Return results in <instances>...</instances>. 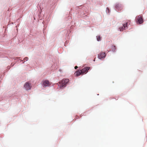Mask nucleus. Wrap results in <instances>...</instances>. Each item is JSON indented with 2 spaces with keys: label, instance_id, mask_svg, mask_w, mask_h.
Instances as JSON below:
<instances>
[{
  "label": "nucleus",
  "instance_id": "1",
  "mask_svg": "<svg viewBox=\"0 0 147 147\" xmlns=\"http://www.w3.org/2000/svg\"><path fill=\"white\" fill-rule=\"evenodd\" d=\"M136 20L137 23L138 24H141L143 22L142 18V16L141 15L136 16Z\"/></svg>",
  "mask_w": 147,
  "mask_h": 147
},
{
  "label": "nucleus",
  "instance_id": "2",
  "mask_svg": "<svg viewBox=\"0 0 147 147\" xmlns=\"http://www.w3.org/2000/svg\"><path fill=\"white\" fill-rule=\"evenodd\" d=\"M69 82V80L68 79H63L61 82H59L61 87H62L65 86Z\"/></svg>",
  "mask_w": 147,
  "mask_h": 147
},
{
  "label": "nucleus",
  "instance_id": "3",
  "mask_svg": "<svg viewBox=\"0 0 147 147\" xmlns=\"http://www.w3.org/2000/svg\"><path fill=\"white\" fill-rule=\"evenodd\" d=\"M127 22H125V23H123L122 24V26H120L119 29L121 31H123L124 30H125L127 28Z\"/></svg>",
  "mask_w": 147,
  "mask_h": 147
},
{
  "label": "nucleus",
  "instance_id": "4",
  "mask_svg": "<svg viewBox=\"0 0 147 147\" xmlns=\"http://www.w3.org/2000/svg\"><path fill=\"white\" fill-rule=\"evenodd\" d=\"M90 68V67H86L81 69L82 74L87 73Z\"/></svg>",
  "mask_w": 147,
  "mask_h": 147
},
{
  "label": "nucleus",
  "instance_id": "5",
  "mask_svg": "<svg viewBox=\"0 0 147 147\" xmlns=\"http://www.w3.org/2000/svg\"><path fill=\"white\" fill-rule=\"evenodd\" d=\"M24 87L27 90L30 89L31 87V84L28 82H27L24 85Z\"/></svg>",
  "mask_w": 147,
  "mask_h": 147
},
{
  "label": "nucleus",
  "instance_id": "6",
  "mask_svg": "<svg viewBox=\"0 0 147 147\" xmlns=\"http://www.w3.org/2000/svg\"><path fill=\"white\" fill-rule=\"evenodd\" d=\"M105 56V52H101L98 55V57L100 59L104 58Z\"/></svg>",
  "mask_w": 147,
  "mask_h": 147
},
{
  "label": "nucleus",
  "instance_id": "7",
  "mask_svg": "<svg viewBox=\"0 0 147 147\" xmlns=\"http://www.w3.org/2000/svg\"><path fill=\"white\" fill-rule=\"evenodd\" d=\"M116 10L118 11H121L123 9L122 6L121 4L118 3L115 6Z\"/></svg>",
  "mask_w": 147,
  "mask_h": 147
},
{
  "label": "nucleus",
  "instance_id": "8",
  "mask_svg": "<svg viewBox=\"0 0 147 147\" xmlns=\"http://www.w3.org/2000/svg\"><path fill=\"white\" fill-rule=\"evenodd\" d=\"M51 84V83L48 80H45L43 82V85L45 86H49Z\"/></svg>",
  "mask_w": 147,
  "mask_h": 147
},
{
  "label": "nucleus",
  "instance_id": "9",
  "mask_svg": "<svg viewBox=\"0 0 147 147\" xmlns=\"http://www.w3.org/2000/svg\"><path fill=\"white\" fill-rule=\"evenodd\" d=\"M74 74L76 76H78L81 74H82V71L81 70H78L75 72Z\"/></svg>",
  "mask_w": 147,
  "mask_h": 147
},
{
  "label": "nucleus",
  "instance_id": "10",
  "mask_svg": "<svg viewBox=\"0 0 147 147\" xmlns=\"http://www.w3.org/2000/svg\"><path fill=\"white\" fill-rule=\"evenodd\" d=\"M97 40L98 41H100L101 40V38L100 36H96Z\"/></svg>",
  "mask_w": 147,
  "mask_h": 147
},
{
  "label": "nucleus",
  "instance_id": "11",
  "mask_svg": "<svg viewBox=\"0 0 147 147\" xmlns=\"http://www.w3.org/2000/svg\"><path fill=\"white\" fill-rule=\"evenodd\" d=\"M115 49H116L115 46H113V48L112 50H113V51H115Z\"/></svg>",
  "mask_w": 147,
  "mask_h": 147
},
{
  "label": "nucleus",
  "instance_id": "12",
  "mask_svg": "<svg viewBox=\"0 0 147 147\" xmlns=\"http://www.w3.org/2000/svg\"><path fill=\"white\" fill-rule=\"evenodd\" d=\"M28 57H26L24 59V61H27L28 60Z\"/></svg>",
  "mask_w": 147,
  "mask_h": 147
},
{
  "label": "nucleus",
  "instance_id": "13",
  "mask_svg": "<svg viewBox=\"0 0 147 147\" xmlns=\"http://www.w3.org/2000/svg\"><path fill=\"white\" fill-rule=\"evenodd\" d=\"M78 67H77V66H75V69H77L78 68Z\"/></svg>",
  "mask_w": 147,
  "mask_h": 147
},
{
  "label": "nucleus",
  "instance_id": "14",
  "mask_svg": "<svg viewBox=\"0 0 147 147\" xmlns=\"http://www.w3.org/2000/svg\"><path fill=\"white\" fill-rule=\"evenodd\" d=\"M107 9H108V11H109V9H108V8H107Z\"/></svg>",
  "mask_w": 147,
  "mask_h": 147
}]
</instances>
